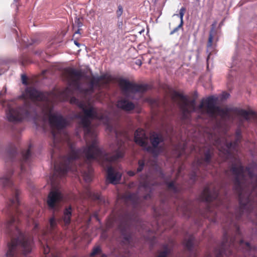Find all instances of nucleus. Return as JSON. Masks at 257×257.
I'll return each mask as SVG.
<instances>
[{"mask_svg": "<svg viewBox=\"0 0 257 257\" xmlns=\"http://www.w3.org/2000/svg\"><path fill=\"white\" fill-rule=\"evenodd\" d=\"M81 153L84 155L87 161H96L104 165L122 158L124 151L120 146L115 151L114 154L106 153L98 147L97 141L95 138L92 139L90 145L81 149L76 150L71 146V152L69 156L63 157L60 163L54 162V175L61 177L66 174L71 169L72 162L78 159Z\"/></svg>", "mask_w": 257, "mask_h": 257, "instance_id": "1", "label": "nucleus"}, {"mask_svg": "<svg viewBox=\"0 0 257 257\" xmlns=\"http://www.w3.org/2000/svg\"><path fill=\"white\" fill-rule=\"evenodd\" d=\"M215 201L216 206L222 204L219 198V192L216 189L211 190L209 187H205L201 193L200 198L195 201H183L181 206H179L177 210L182 211L187 217H192L194 214L201 215L204 218H207V212L212 211L210 203Z\"/></svg>", "mask_w": 257, "mask_h": 257, "instance_id": "2", "label": "nucleus"}, {"mask_svg": "<svg viewBox=\"0 0 257 257\" xmlns=\"http://www.w3.org/2000/svg\"><path fill=\"white\" fill-rule=\"evenodd\" d=\"M31 157V152L30 149L19 154L14 145L9 146L6 150V162L7 166H11L6 169L4 176L0 177V185L3 187H11L13 185L11 178L16 168L18 170L19 176L22 178L23 174L25 172V164L29 163Z\"/></svg>", "mask_w": 257, "mask_h": 257, "instance_id": "3", "label": "nucleus"}, {"mask_svg": "<svg viewBox=\"0 0 257 257\" xmlns=\"http://www.w3.org/2000/svg\"><path fill=\"white\" fill-rule=\"evenodd\" d=\"M217 97L213 95L207 97L206 99H203L198 106L200 109L205 108L206 112L209 116L213 117L217 114L222 118L230 119L231 116L229 113L232 111L237 115L242 116L245 120L249 121L251 118L250 115H254L255 112L252 110L247 111L246 110L239 108L237 107L233 108H222L216 105Z\"/></svg>", "mask_w": 257, "mask_h": 257, "instance_id": "4", "label": "nucleus"}, {"mask_svg": "<svg viewBox=\"0 0 257 257\" xmlns=\"http://www.w3.org/2000/svg\"><path fill=\"white\" fill-rule=\"evenodd\" d=\"M134 141L144 150L157 157L162 152L163 147L159 146L164 142L163 136L159 133L152 132L148 137L144 130L139 128L135 133Z\"/></svg>", "mask_w": 257, "mask_h": 257, "instance_id": "5", "label": "nucleus"}, {"mask_svg": "<svg viewBox=\"0 0 257 257\" xmlns=\"http://www.w3.org/2000/svg\"><path fill=\"white\" fill-rule=\"evenodd\" d=\"M36 114L35 105L30 102H25L23 105L16 108H9L6 112L9 121L14 123L20 122L24 118L32 117Z\"/></svg>", "mask_w": 257, "mask_h": 257, "instance_id": "6", "label": "nucleus"}, {"mask_svg": "<svg viewBox=\"0 0 257 257\" xmlns=\"http://www.w3.org/2000/svg\"><path fill=\"white\" fill-rule=\"evenodd\" d=\"M213 155V149L211 148H207L204 150L201 158L193 163L192 170L189 174L190 180L193 183H194L197 180L199 167L203 166L204 164L206 165L209 164Z\"/></svg>", "mask_w": 257, "mask_h": 257, "instance_id": "7", "label": "nucleus"}, {"mask_svg": "<svg viewBox=\"0 0 257 257\" xmlns=\"http://www.w3.org/2000/svg\"><path fill=\"white\" fill-rule=\"evenodd\" d=\"M174 95L180 99L178 105L181 112L182 119H188L191 113L195 111V99L189 100L186 96L176 91L174 92Z\"/></svg>", "mask_w": 257, "mask_h": 257, "instance_id": "8", "label": "nucleus"}, {"mask_svg": "<svg viewBox=\"0 0 257 257\" xmlns=\"http://www.w3.org/2000/svg\"><path fill=\"white\" fill-rule=\"evenodd\" d=\"M131 220V214L126 213L122 217L121 222L118 225V229L123 238L122 240L123 244H129L132 239V233L130 229Z\"/></svg>", "mask_w": 257, "mask_h": 257, "instance_id": "9", "label": "nucleus"}, {"mask_svg": "<svg viewBox=\"0 0 257 257\" xmlns=\"http://www.w3.org/2000/svg\"><path fill=\"white\" fill-rule=\"evenodd\" d=\"M119 85L125 94L144 93L146 92L148 88V85L147 84H139L132 83L124 78H121L119 80Z\"/></svg>", "mask_w": 257, "mask_h": 257, "instance_id": "10", "label": "nucleus"}, {"mask_svg": "<svg viewBox=\"0 0 257 257\" xmlns=\"http://www.w3.org/2000/svg\"><path fill=\"white\" fill-rule=\"evenodd\" d=\"M63 196L58 190L51 191L47 197V203L49 209L54 212L59 211Z\"/></svg>", "mask_w": 257, "mask_h": 257, "instance_id": "11", "label": "nucleus"}, {"mask_svg": "<svg viewBox=\"0 0 257 257\" xmlns=\"http://www.w3.org/2000/svg\"><path fill=\"white\" fill-rule=\"evenodd\" d=\"M81 107L82 108L84 113V116L89 119H97L102 121L105 123H107L109 121L108 117L102 114H99L94 108L92 106L87 109L82 105Z\"/></svg>", "mask_w": 257, "mask_h": 257, "instance_id": "12", "label": "nucleus"}, {"mask_svg": "<svg viewBox=\"0 0 257 257\" xmlns=\"http://www.w3.org/2000/svg\"><path fill=\"white\" fill-rule=\"evenodd\" d=\"M100 84L98 83V80L94 76L91 77L88 88H83L81 86L80 83L75 82L76 89L85 95L93 93L94 91L95 88L100 87Z\"/></svg>", "mask_w": 257, "mask_h": 257, "instance_id": "13", "label": "nucleus"}, {"mask_svg": "<svg viewBox=\"0 0 257 257\" xmlns=\"http://www.w3.org/2000/svg\"><path fill=\"white\" fill-rule=\"evenodd\" d=\"M65 72L68 77L72 79V82L75 86V82L79 83L82 78L90 79V77L83 73L81 70H77L75 68L68 67L65 69Z\"/></svg>", "mask_w": 257, "mask_h": 257, "instance_id": "14", "label": "nucleus"}, {"mask_svg": "<svg viewBox=\"0 0 257 257\" xmlns=\"http://www.w3.org/2000/svg\"><path fill=\"white\" fill-rule=\"evenodd\" d=\"M49 121L50 125L58 130L65 127L67 124L66 120L61 115L50 114L49 116Z\"/></svg>", "mask_w": 257, "mask_h": 257, "instance_id": "15", "label": "nucleus"}, {"mask_svg": "<svg viewBox=\"0 0 257 257\" xmlns=\"http://www.w3.org/2000/svg\"><path fill=\"white\" fill-rule=\"evenodd\" d=\"M121 174L114 170L111 166L108 167L107 170V180L111 184H116L120 180Z\"/></svg>", "mask_w": 257, "mask_h": 257, "instance_id": "16", "label": "nucleus"}, {"mask_svg": "<svg viewBox=\"0 0 257 257\" xmlns=\"http://www.w3.org/2000/svg\"><path fill=\"white\" fill-rule=\"evenodd\" d=\"M26 95L30 99L42 100L44 98L43 94L34 87H28L25 90Z\"/></svg>", "mask_w": 257, "mask_h": 257, "instance_id": "17", "label": "nucleus"}, {"mask_svg": "<svg viewBox=\"0 0 257 257\" xmlns=\"http://www.w3.org/2000/svg\"><path fill=\"white\" fill-rule=\"evenodd\" d=\"M117 107L124 111H130L135 109V105L133 102L123 99L118 100Z\"/></svg>", "mask_w": 257, "mask_h": 257, "instance_id": "18", "label": "nucleus"}, {"mask_svg": "<svg viewBox=\"0 0 257 257\" xmlns=\"http://www.w3.org/2000/svg\"><path fill=\"white\" fill-rule=\"evenodd\" d=\"M123 198L126 202H130L134 207H136L139 203L138 193H128L124 194Z\"/></svg>", "mask_w": 257, "mask_h": 257, "instance_id": "19", "label": "nucleus"}, {"mask_svg": "<svg viewBox=\"0 0 257 257\" xmlns=\"http://www.w3.org/2000/svg\"><path fill=\"white\" fill-rule=\"evenodd\" d=\"M72 208L71 206L66 207L63 211L62 220L66 226L69 225L71 223Z\"/></svg>", "mask_w": 257, "mask_h": 257, "instance_id": "20", "label": "nucleus"}, {"mask_svg": "<svg viewBox=\"0 0 257 257\" xmlns=\"http://www.w3.org/2000/svg\"><path fill=\"white\" fill-rule=\"evenodd\" d=\"M216 25V22H214L211 26L208 40L207 44V51L209 49H211L212 47L213 37L216 33V31L215 30Z\"/></svg>", "mask_w": 257, "mask_h": 257, "instance_id": "21", "label": "nucleus"}, {"mask_svg": "<svg viewBox=\"0 0 257 257\" xmlns=\"http://www.w3.org/2000/svg\"><path fill=\"white\" fill-rule=\"evenodd\" d=\"M195 237L193 235H190L187 238H185L184 244L186 248L189 251H192L193 249Z\"/></svg>", "mask_w": 257, "mask_h": 257, "instance_id": "22", "label": "nucleus"}, {"mask_svg": "<svg viewBox=\"0 0 257 257\" xmlns=\"http://www.w3.org/2000/svg\"><path fill=\"white\" fill-rule=\"evenodd\" d=\"M186 11V8L185 7H182L180 10L179 12V17L180 18V24L175 28H174L172 31L170 32V35H173L176 32H177L179 29L181 28H182L183 25V17L184 15V13Z\"/></svg>", "mask_w": 257, "mask_h": 257, "instance_id": "23", "label": "nucleus"}, {"mask_svg": "<svg viewBox=\"0 0 257 257\" xmlns=\"http://www.w3.org/2000/svg\"><path fill=\"white\" fill-rule=\"evenodd\" d=\"M90 196L93 200L98 201L99 203L104 205L108 203V201H106L105 198L99 193H90Z\"/></svg>", "mask_w": 257, "mask_h": 257, "instance_id": "24", "label": "nucleus"}, {"mask_svg": "<svg viewBox=\"0 0 257 257\" xmlns=\"http://www.w3.org/2000/svg\"><path fill=\"white\" fill-rule=\"evenodd\" d=\"M163 250L159 252L158 257H168L172 251V248L169 247L167 244H164L163 246Z\"/></svg>", "mask_w": 257, "mask_h": 257, "instance_id": "25", "label": "nucleus"}, {"mask_svg": "<svg viewBox=\"0 0 257 257\" xmlns=\"http://www.w3.org/2000/svg\"><path fill=\"white\" fill-rule=\"evenodd\" d=\"M58 227L57 220L53 215L49 219V230L51 233H53Z\"/></svg>", "mask_w": 257, "mask_h": 257, "instance_id": "26", "label": "nucleus"}, {"mask_svg": "<svg viewBox=\"0 0 257 257\" xmlns=\"http://www.w3.org/2000/svg\"><path fill=\"white\" fill-rule=\"evenodd\" d=\"M92 172L93 170L90 166L88 167L87 172H84L83 176L85 182H90L92 180Z\"/></svg>", "mask_w": 257, "mask_h": 257, "instance_id": "27", "label": "nucleus"}, {"mask_svg": "<svg viewBox=\"0 0 257 257\" xmlns=\"http://www.w3.org/2000/svg\"><path fill=\"white\" fill-rule=\"evenodd\" d=\"M238 142L236 141H234L233 142H229L226 143V148L227 150L226 151V154L229 155L230 154L229 149H235L237 145Z\"/></svg>", "mask_w": 257, "mask_h": 257, "instance_id": "28", "label": "nucleus"}, {"mask_svg": "<svg viewBox=\"0 0 257 257\" xmlns=\"http://www.w3.org/2000/svg\"><path fill=\"white\" fill-rule=\"evenodd\" d=\"M80 122L83 127H87L88 125H90L91 124L90 119L84 116H81Z\"/></svg>", "mask_w": 257, "mask_h": 257, "instance_id": "29", "label": "nucleus"}, {"mask_svg": "<svg viewBox=\"0 0 257 257\" xmlns=\"http://www.w3.org/2000/svg\"><path fill=\"white\" fill-rule=\"evenodd\" d=\"M166 185L169 190H172L174 193H177L178 189L175 185L174 181H171L170 182H166Z\"/></svg>", "mask_w": 257, "mask_h": 257, "instance_id": "30", "label": "nucleus"}, {"mask_svg": "<svg viewBox=\"0 0 257 257\" xmlns=\"http://www.w3.org/2000/svg\"><path fill=\"white\" fill-rule=\"evenodd\" d=\"M102 252L101 248L100 246H94L90 253L91 256H94L97 254H100Z\"/></svg>", "mask_w": 257, "mask_h": 257, "instance_id": "31", "label": "nucleus"}, {"mask_svg": "<svg viewBox=\"0 0 257 257\" xmlns=\"http://www.w3.org/2000/svg\"><path fill=\"white\" fill-rule=\"evenodd\" d=\"M84 131V137L85 139H87V136H92L93 133L91 131V128L90 127V125H88L87 127H83Z\"/></svg>", "mask_w": 257, "mask_h": 257, "instance_id": "32", "label": "nucleus"}, {"mask_svg": "<svg viewBox=\"0 0 257 257\" xmlns=\"http://www.w3.org/2000/svg\"><path fill=\"white\" fill-rule=\"evenodd\" d=\"M41 245L43 249L44 253L46 255V257H48V254L50 251V248L46 242V244L43 243L41 242Z\"/></svg>", "mask_w": 257, "mask_h": 257, "instance_id": "33", "label": "nucleus"}, {"mask_svg": "<svg viewBox=\"0 0 257 257\" xmlns=\"http://www.w3.org/2000/svg\"><path fill=\"white\" fill-rule=\"evenodd\" d=\"M138 165H139V166L137 169V172H136V173H140L143 170L145 165V161L144 160H140L138 161Z\"/></svg>", "mask_w": 257, "mask_h": 257, "instance_id": "34", "label": "nucleus"}, {"mask_svg": "<svg viewBox=\"0 0 257 257\" xmlns=\"http://www.w3.org/2000/svg\"><path fill=\"white\" fill-rule=\"evenodd\" d=\"M74 24H73V27H74V25L77 26L78 28L81 27L83 26V23L81 21V18L76 17L74 20Z\"/></svg>", "mask_w": 257, "mask_h": 257, "instance_id": "35", "label": "nucleus"}, {"mask_svg": "<svg viewBox=\"0 0 257 257\" xmlns=\"http://www.w3.org/2000/svg\"><path fill=\"white\" fill-rule=\"evenodd\" d=\"M235 136H236V139L235 141L237 142H238L241 138V130L239 128H237L235 131Z\"/></svg>", "mask_w": 257, "mask_h": 257, "instance_id": "36", "label": "nucleus"}, {"mask_svg": "<svg viewBox=\"0 0 257 257\" xmlns=\"http://www.w3.org/2000/svg\"><path fill=\"white\" fill-rule=\"evenodd\" d=\"M122 13H123V8L120 5H119L118 6V9L116 12V14L117 17L118 18H119L122 15Z\"/></svg>", "mask_w": 257, "mask_h": 257, "instance_id": "37", "label": "nucleus"}, {"mask_svg": "<svg viewBox=\"0 0 257 257\" xmlns=\"http://www.w3.org/2000/svg\"><path fill=\"white\" fill-rule=\"evenodd\" d=\"M22 83L24 85H27L28 84V82H27V77L26 76V75H24V74H22Z\"/></svg>", "mask_w": 257, "mask_h": 257, "instance_id": "38", "label": "nucleus"}, {"mask_svg": "<svg viewBox=\"0 0 257 257\" xmlns=\"http://www.w3.org/2000/svg\"><path fill=\"white\" fill-rule=\"evenodd\" d=\"M97 80H98V83L100 84V81L106 79L105 75H101L100 76H96Z\"/></svg>", "mask_w": 257, "mask_h": 257, "instance_id": "39", "label": "nucleus"}, {"mask_svg": "<svg viewBox=\"0 0 257 257\" xmlns=\"http://www.w3.org/2000/svg\"><path fill=\"white\" fill-rule=\"evenodd\" d=\"M122 25H123L122 21V20H120V21L118 20V22H117V27L118 28V29H122Z\"/></svg>", "mask_w": 257, "mask_h": 257, "instance_id": "40", "label": "nucleus"}, {"mask_svg": "<svg viewBox=\"0 0 257 257\" xmlns=\"http://www.w3.org/2000/svg\"><path fill=\"white\" fill-rule=\"evenodd\" d=\"M229 95H229V93L224 92L222 94V97L223 99H227V98H228L229 97Z\"/></svg>", "mask_w": 257, "mask_h": 257, "instance_id": "41", "label": "nucleus"}, {"mask_svg": "<svg viewBox=\"0 0 257 257\" xmlns=\"http://www.w3.org/2000/svg\"><path fill=\"white\" fill-rule=\"evenodd\" d=\"M159 174H160V176L161 177V178L164 179L165 178V174H164L163 171L161 169H160L159 170Z\"/></svg>", "mask_w": 257, "mask_h": 257, "instance_id": "42", "label": "nucleus"}, {"mask_svg": "<svg viewBox=\"0 0 257 257\" xmlns=\"http://www.w3.org/2000/svg\"><path fill=\"white\" fill-rule=\"evenodd\" d=\"M136 172L133 171H128L127 172V174L130 176H134L135 175Z\"/></svg>", "mask_w": 257, "mask_h": 257, "instance_id": "43", "label": "nucleus"}, {"mask_svg": "<svg viewBox=\"0 0 257 257\" xmlns=\"http://www.w3.org/2000/svg\"><path fill=\"white\" fill-rule=\"evenodd\" d=\"M52 137L54 141V144H55L56 135L54 132H52Z\"/></svg>", "mask_w": 257, "mask_h": 257, "instance_id": "44", "label": "nucleus"}, {"mask_svg": "<svg viewBox=\"0 0 257 257\" xmlns=\"http://www.w3.org/2000/svg\"><path fill=\"white\" fill-rule=\"evenodd\" d=\"M136 64L139 66H141L142 63L140 60L138 59L136 62Z\"/></svg>", "mask_w": 257, "mask_h": 257, "instance_id": "45", "label": "nucleus"}, {"mask_svg": "<svg viewBox=\"0 0 257 257\" xmlns=\"http://www.w3.org/2000/svg\"><path fill=\"white\" fill-rule=\"evenodd\" d=\"M150 198H151L150 194H147V195L144 196V199L145 200H147V199H149Z\"/></svg>", "mask_w": 257, "mask_h": 257, "instance_id": "46", "label": "nucleus"}, {"mask_svg": "<svg viewBox=\"0 0 257 257\" xmlns=\"http://www.w3.org/2000/svg\"><path fill=\"white\" fill-rule=\"evenodd\" d=\"M42 53V51L41 50L36 51L35 52V54L36 55H41Z\"/></svg>", "mask_w": 257, "mask_h": 257, "instance_id": "47", "label": "nucleus"}, {"mask_svg": "<svg viewBox=\"0 0 257 257\" xmlns=\"http://www.w3.org/2000/svg\"><path fill=\"white\" fill-rule=\"evenodd\" d=\"M50 257H60L59 255L57 254H54L52 253Z\"/></svg>", "mask_w": 257, "mask_h": 257, "instance_id": "48", "label": "nucleus"}, {"mask_svg": "<svg viewBox=\"0 0 257 257\" xmlns=\"http://www.w3.org/2000/svg\"><path fill=\"white\" fill-rule=\"evenodd\" d=\"M74 44L78 47H79L80 46V43H78L77 41H74Z\"/></svg>", "mask_w": 257, "mask_h": 257, "instance_id": "49", "label": "nucleus"}, {"mask_svg": "<svg viewBox=\"0 0 257 257\" xmlns=\"http://www.w3.org/2000/svg\"><path fill=\"white\" fill-rule=\"evenodd\" d=\"M100 254L101 255V257H107L106 254L103 253L102 252Z\"/></svg>", "mask_w": 257, "mask_h": 257, "instance_id": "50", "label": "nucleus"}, {"mask_svg": "<svg viewBox=\"0 0 257 257\" xmlns=\"http://www.w3.org/2000/svg\"><path fill=\"white\" fill-rule=\"evenodd\" d=\"M80 29H78L75 33V34H80Z\"/></svg>", "mask_w": 257, "mask_h": 257, "instance_id": "51", "label": "nucleus"}, {"mask_svg": "<svg viewBox=\"0 0 257 257\" xmlns=\"http://www.w3.org/2000/svg\"><path fill=\"white\" fill-rule=\"evenodd\" d=\"M38 225L37 224H35V226H34V229H36L37 228H38Z\"/></svg>", "mask_w": 257, "mask_h": 257, "instance_id": "52", "label": "nucleus"}, {"mask_svg": "<svg viewBox=\"0 0 257 257\" xmlns=\"http://www.w3.org/2000/svg\"><path fill=\"white\" fill-rule=\"evenodd\" d=\"M210 55H211V53H209V55H208V56L207 57V61L208 60V59H209V58L210 57Z\"/></svg>", "mask_w": 257, "mask_h": 257, "instance_id": "53", "label": "nucleus"}, {"mask_svg": "<svg viewBox=\"0 0 257 257\" xmlns=\"http://www.w3.org/2000/svg\"><path fill=\"white\" fill-rule=\"evenodd\" d=\"M194 95H195L196 96H197V95H198V93H197V91H195V92H194Z\"/></svg>", "mask_w": 257, "mask_h": 257, "instance_id": "54", "label": "nucleus"}, {"mask_svg": "<svg viewBox=\"0 0 257 257\" xmlns=\"http://www.w3.org/2000/svg\"><path fill=\"white\" fill-rule=\"evenodd\" d=\"M73 100H77L75 98H74V97L71 99V101H72Z\"/></svg>", "mask_w": 257, "mask_h": 257, "instance_id": "55", "label": "nucleus"}, {"mask_svg": "<svg viewBox=\"0 0 257 257\" xmlns=\"http://www.w3.org/2000/svg\"><path fill=\"white\" fill-rule=\"evenodd\" d=\"M51 158H52V161H53V160H54V156H53V154L51 155Z\"/></svg>", "mask_w": 257, "mask_h": 257, "instance_id": "56", "label": "nucleus"}, {"mask_svg": "<svg viewBox=\"0 0 257 257\" xmlns=\"http://www.w3.org/2000/svg\"><path fill=\"white\" fill-rule=\"evenodd\" d=\"M15 2L17 3L19 0H14Z\"/></svg>", "mask_w": 257, "mask_h": 257, "instance_id": "57", "label": "nucleus"}, {"mask_svg": "<svg viewBox=\"0 0 257 257\" xmlns=\"http://www.w3.org/2000/svg\"><path fill=\"white\" fill-rule=\"evenodd\" d=\"M219 25H222V23H220V24H219Z\"/></svg>", "mask_w": 257, "mask_h": 257, "instance_id": "58", "label": "nucleus"}, {"mask_svg": "<svg viewBox=\"0 0 257 257\" xmlns=\"http://www.w3.org/2000/svg\"><path fill=\"white\" fill-rule=\"evenodd\" d=\"M219 25H222V23H220V24H219Z\"/></svg>", "mask_w": 257, "mask_h": 257, "instance_id": "59", "label": "nucleus"}, {"mask_svg": "<svg viewBox=\"0 0 257 257\" xmlns=\"http://www.w3.org/2000/svg\"><path fill=\"white\" fill-rule=\"evenodd\" d=\"M127 255H128V254H126V257H127Z\"/></svg>", "mask_w": 257, "mask_h": 257, "instance_id": "60", "label": "nucleus"}]
</instances>
